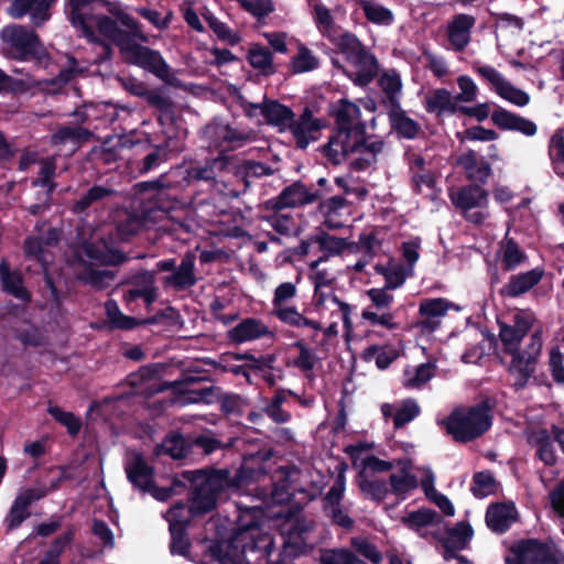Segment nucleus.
<instances>
[{"instance_id":"nucleus-16","label":"nucleus","mask_w":564,"mask_h":564,"mask_svg":"<svg viewBox=\"0 0 564 564\" xmlns=\"http://www.w3.org/2000/svg\"><path fill=\"white\" fill-rule=\"evenodd\" d=\"M325 127V121L315 118L308 109H305L296 120L289 124L295 144L300 149H305L310 143L318 140L321 130Z\"/></svg>"},{"instance_id":"nucleus-14","label":"nucleus","mask_w":564,"mask_h":564,"mask_svg":"<svg viewBox=\"0 0 564 564\" xmlns=\"http://www.w3.org/2000/svg\"><path fill=\"white\" fill-rule=\"evenodd\" d=\"M454 307V303L443 297L423 299L419 305V319L415 323V327L422 334L435 332L447 312Z\"/></svg>"},{"instance_id":"nucleus-50","label":"nucleus","mask_w":564,"mask_h":564,"mask_svg":"<svg viewBox=\"0 0 564 564\" xmlns=\"http://www.w3.org/2000/svg\"><path fill=\"white\" fill-rule=\"evenodd\" d=\"M403 523L415 531H421L427 527L440 523V517L431 509H420L408 513L403 518Z\"/></svg>"},{"instance_id":"nucleus-19","label":"nucleus","mask_w":564,"mask_h":564,"mask_svg":"<svg viewBox=\"0 0 564 564\" xmlns=\"http://www.w3.org/2000/svg\"><path fill=\"white\" fill-rule=\"evenodd\" d=\"M487 193L475 185L460 191V212L473 224H480L487 216Z\"/></svg>"},{"instance_id":"nucleus-63","label":"nucleus","mask_w":564,"mask_h":564,"mask_svg":"<svg viewBox=\"0 0 564 564\" xmlns=\"http://www.w3.org/2000/svg\"><path fill=\"white\" fill-rule=\"evenodd\" d=\"M161 451L174 459L183 458L187 454L186 441L181 435H170L163 441Z\"/></svg>"},{"instance_id":"nucleus-28","label":"nucleus","mask_w":564,"mask_h":564,"mask_svg":"<svg viewBox=\"0 0 564 564\" xmlns=\"http://www.w3.org/2000/svg\"><path fill=\"white\" fill-rule=\"evenodd\" d=\"M491 120L500 129L518 131L527 137H533L538 131L533 121L505 109L494 111Z\"/></svg>"},{"instance_id":"nucleus-22","label":"nucleus","mask_w":564,"mask_h":564,"mask_svg":"<svg viewBox=\"0 0 564 564\" xmlns=\"http://www.w3.org/2000/svg\"><path fill=\"white\" fill-rule=\"evenodd\" d=\"M56 0H13L9 13L14 19H20L29 13L32 22L35 25H41L48 19V8Z\"/></svg>"},{"instance_id":"nucleus-12","label":"nucleus","mask_w":564,"mask_h":564,"mask_svg":"<svg viewBox=\"0 0 564 564\" xmlns=\"http://www.w3.org/2000/svg\"><path fill=\"white\" fill-rule=\"evenodd\" d=\"M478 73L489 83L490 88L501 99L517 107H525L530 102V96L528 93L516 87L494 67L480 66L478 68Z\"/></svg>"},{"instance_id":"nucleus-18","label":"nucleus","mask_w":564,"mask_h":564,"mask_svg":"<svg viewBox=\"0 0 564 564\" xmlns=\"http://www.w3.org/2000/svg\"><path fill=\"white\" fill-rule=\"evenodd\" d=\"M534 319L533 313L519 311L513 316V325H502L500 327L499 335L508 352L514 354L518 351L521 340L531 328Z\"/></svg>"},{"instance_id":"nucleus-48","label":"nucleus","mask_w":564,"mask_h":564,"mask_svg":"<svg viewBox=\"0 0 564 564\" xmlns=\"http://www.w3.org/2000/svg\"><path fill=\"white\" fill-rule=\"evenodd\" d=\"M362 495L373 501L380 502L390 494L389 484L378 477L357 479Z\"/></svg>"},{"instance_id":"nucleus-27","label":"nucleus","mask_w":564,"mask_h":564,"mask_svg":"<svg viewBox=\"0 0 564 564\" xmlns=\"http://www.w3.org/2000/svg\"><path fill=\"white\" fill-rule=\"evenodd\" d=\"M315 200V195L310 193L305 186L295 183L285 188L279 197L268 202V206L273 209L293 208L310 204Z\"/></svg>"},{"instance_id":"nucleus-3","label":"nucleus","mask_w":564,"mask_h":564,"mask_svg":"<svg viewBox=\"0 0 564 564\" xmlns=\"http://www.w3.org/2000/svg\"><path fill=\"white\" fill-rule=\"evenodd\" d=\"M150 101L161 109L159 117L160 124L162 126L163 134L165 135L164 147H159L152 153H149L144 159L143 172H148L163 160H166L169 153H177L184 149V141L187 135L186 129L182 122L174 118L170 104L160 95H152Z\"/></svg>"},{"instance_id":"nucleus-4","label":"nucleus","mask_w":564,"mask_h":564,"mask_svg":"<svg viewBox=\"0 0 564 564\" xmlns=\"http://www.w3.org/2000/svg\"><path fill=\"white\" fill-rule=\"evenodd\" d=\"M278 516L281 517L279 530L283 554L292 557L304 553L312 545L310 533L314 527L313 520L306 519L299 510L283 516L280 511Z\"/></svg>"},{"instance_id":"nucleus-43","label":"nucleus","mask_w":564,"mask_h":564,"mask_svg":"<svg viewBox=\"0 0 564 564\" xmlns=\"http://www.w3.org/2000/svg\"><path fill=\"white\" fill-rule=\"evenodd\" d=\"M294 347L299 350V355L293 359V366L306 378L313 379L314 370L319 365V358L313 349L308 348L302 341H296Z\"/></svg>"},{"instance_id":"nucleus-37","label":"nucleus","mask_w":564,"mask_h":564,"mask_svg":"<svg viewBox=\"0 0 564 564\" xmlns=\"http://www.w3.org/2000/svg\"><path fill=\"white\" fill-rule=\"evenodd\" d=\"M543 271L533 269L525 273L513 275L509 283L503 288L502 293L509 296H518L528 292L531 288L540 282Z\"/></svg>"},{"instance_id":"nucleus-53","label":"nucleus","mask_w":564,"mask_h":564,"mask_svg":"<svg viewBox=\"0 0 564 564\" xmlns=\"http://www.w3.org/2000/svg\"><path fill=\"white\" fill-rule=\"evenodd\" d=\"M73 538V531L68 530L55 539L51 546L45 551L39 564H59V556L70 545Z\"/></svg>"},{"instance_id":"nucleus-34","label":"nucleus","mask_w":564,"mask_h":564,"mask_svg":"<svg viewBox=\"0 0 564 564\" xmlns=\"http://www.w3.org/2000/svg\"><path fill=\"white\" fill-rule=\"evenodd\" d=\"M76 273L79 280L97 289L107 288L115 279L111 271L98 269L93 263H85L82 260L78 261Z\"/></svg>"},{"instance_id":"nucleus-30","label":"nucleus","mask_w":564,"mask_h":564,"mask_svg":"<svg viewBox=\"0 0 564 564\" xmlns=\"http://www.w3.org/2000/svg\"><path fill=\"white\" fill-rule=\"evenodd\" d=\"M421 474V480L420 485L425 494V496L435 503L446 516H454L455 514V507L454 505L448 500L447 497L440 494L435 487V476L434 473L429 467H422L417 469Z\"/></svg>"},{"instance_id":"nucleus-54","label":"nucleus","mask_w":564,"mask_h":564,"mask_svg":"<svg viewBox=\"0 0 564 564\" xmlns=\"http://www.w3.org/2000/svg\"><path fill=\"white\" fill-rule=\"evenodd\" d=\"M204 19L208 23L214 33L224 42L236 45L240 42V36L237 32L232 31L228 25L217 19L212 12L206 11L203 13Z\"/></svg>"},{"instance_id":"nucleus-55","label":"nucleus","mask_w":564,"mask_h":564,"mask_svg":"<svg viewBox=\"0 0 564 564\" xmlns=\"http://www.w3.org/2000/svg\"><path fill=\"white\" fill-rule=\"evenodd\" d=\"M215 134L217 135L218 139L228 142L232 147H240L253 139L251 132L238 130L228 124L216 126Z\"/></svg>"},{"instance_id":"nucleus-45","label":"nucleus","mask_w":564,"mask_h":564,"mask_svg":"<svg viewBox=\"0 0 564 564\" xmlns=\"http://www.w3.org/2000/svg\"><path fill=\"white\" fill-rule=\"evenodd\" d=\"M0 279L4 291L21 300L29 299V293L22 285L21 275L18 272H10L6 260L0 263Z\"/></svg>"},{"instance_id":"nucleus-21","label":"nucleus","mask_w":564,"mask_h":564,"mask_svg":"<svg viewBox=\"0 0 564 564\" xmlns=\"http://www.w3.org/2000/svg\"><path fill=\"white\" fill-rule=\"evenodd\" d=\"M394 468H397V470L389 477L390 492L399 499H404L406 495L419 486V481L416 476L412 474V464L410 460H394Z\"/></svg>"},{"instance_id":"nucleus-11","label":"nucleus","mask_w":564,"mask_h":564,"mask_svg":"<svg viewBox=\"0 0 564 564\" xmlns=\"http://www.w3.org/2000/svg\"><path fill=\"white\" fill-rule=\"evenodd\" d=\"M361 137L345 129L335 128L328 142L323 147L324 155L333 164H340L346 160L351 163L357 155L358 142Z\"/></svg>"},{"instance_id":"nucleus-1","label":"nucleus","mask_w":564,"mask_h":564,"mask_svg":"<svg viewBox=\"0 0 564 564\" xmlns=\"http://www.w3.org/2000/svg\"><path fill=\"white\" fill-rule=\"evenodd\" d=\"M261 473V469L254 470L249 462H245L234 477H231L230 471L227 469L210 473L204 470L184 471L182 474L183 479L193 488L191 507L187 510L182 503L173 506L165 514L169 525L171 527L170 514L173 512L176 518L175 521L180 523L181 529H185L189 520V513L198 516L210 511L214 509L217 498L225 489L231 487L242 488L249 482L259 479Z\"/></svg>"},{"instance_id":"nucleus-44","label":"nucleus","mask_w":564,"mask_h":564,"mask_svg":"<svg viewBox=\"0 0 564 564\" xmlns=\"http://www.w3.org/2000/svg\"><path fill=\"white\" fill-rule=\"evenodd\" d=\"M434 376V365L431 362L409 367L403 372V386L409 389H420Z\"/></svg>"},{"instance_id":"nucleus-6","label":"nucleus","mask_w":564,"mask_h":564,"mask_svg":"<svg viewBox=\"0 0 564 564\" xmlns=\"http://www.w3.org/2000/svg\"><path fill=\"white\" fill-rule=\"evenodd\" d=\"M328 39L348 61L358 67L354 82L359 86L369 84L377 73V61L364 48L359 40L348 32L336 35L335 31Z\"/></svg>"},{"instance_id":"nucleus-13","label":"nucleus","mask_w":564,"mask_h":564,"mask_svg":"<svg viewBox=\"0 0 564 564\" xmlns=\"http://www.w3.org/2000/svg\"><path fill=\"white\" fill-rule=\"evenodd\" d=\"M492 424L489 405L481 402L460 414V442L473 441L486 433Z\"/></svg>"},{"instance_id":"nucleus-60","label":"nucleus","mask_w":564,"mask_h":564,"mask_svg":"<svg viewBox=\"0 0 564 564\" xmlns=\"http://www.w3.org/2000/svg\"><path fill=\"white\" fill-rule=\"evenodd\" d=\"M420 406L413 399H405L398 403V412H395V427H402L413 421L420 414Z\"/></svg>"},{"instance_id":"nucleus-62","label":"nucleus","mask_w":564,"mask_h":564,"mask_svg":"<svg viewBox=\"0 0 564 564\" xmlns=\"http://www.w3.org/2000/svg\"><path fill=\"white\" fill-rule=\"evenodd\" d=\"M105 308H106L107 317L113 327L122 328V329H131L138 324L134 318L122 314L120 312L117 303L113 301H108L106 303Z\"/></svg>"},{"instance_id":"nucleus-39","label":"nucleus","mask_w":564,"mask_h":564,"mask_svg":"<svg viewBox=\"0 0 564 564\" xmlns=\"http://www.w3.org/2000/svg\"><path fill=\"white\" fill-rule=\"evenodd\" d=\"M55 241H57V232L54 229L47 231V237L44 240L42 238L30 237L25 240V253L28 257L37 260L45 269L48 263L46 247Z\"/></svg>"},{"instance_id":"nucleus-38","label":"nucleus","mask_w":564,"mask_h":564,"mask_svg":"<svg viewBox=\"0 0 564 564\" xmlns=\"http://www.w3.org/2000/svg\"><path fill=\"white\" fill-rule=\"evenodd\" d=\"M434 536L437 541V550L445 560H452L458 557V529L453 527L438 528L434 532Z\"/></svg>"},{"instance_id":"nucleus-32","label":"nucleus","mask_w":564,"mask_h":564,"mask_svg":"<svg viewBox=\"0 0 564 564\" xmlns=\"http://www.w3.org/2000/svg\"><path fill=\"white\" fill-rule=\"evenodd\" d=\"M384 143L381 140L359 139L357 155L351 161V166L364 170L377 162L378 155L382 153Z\"/></svg>"},{"instance_id":"nucleus-64","label":"nucleus","mask_w":564,"mask_h":564,"mask_svg":"<svg viewBox=\"0 0 564 564\" xmlns=\"http://www.w3.org/2000/svg\"><path fill=\"white\" fill-rule=\"evenodd\" d=\"M47 411L56 421L67 429L69 434L75 435L79 432L80 421L73 413L66 412L57 405H50Z\"/></svg>"},{"instance_id":"nucleus-41","label":"nucleus","mask_w":564,"mask_h":564,"mask_svg":"<svg viewBox=\"0 0 564 564\" xmlns=\"http://www.w3.org/2000/svg\"><path fill=\"white\" fill-rule=\"evenodd\" d=\"M376 270L384 278L383 289L389 291L401 288L406 278L412 274L411 270L405 269L400 263L389 262L387 265H377Z\"/></svg>"},{"instance_id":"nucleus-20","label":"nucleus","mask_w":564,"mask_h":564,"mask_svg":"<svg viewBox=\"0 0 564 564\" xmlns=\"http://www.w3.org/2000/svg\"><path fill=\"white\" fill-rule=\"evenodd\" d=\"M334 116L336 128L357 133V135H365L366 121L362 120L361 111L356 104L340 99L334 106Z\"/></svg>"},{"instance_id":"nucleus-57","label":"nucleus","mask_w":564,"mask_h":564,"mask_svg":"<svg viewBox=\"0 0 564 564\" xmlns=\"http://www.w3.org/2000/svg\"><path fill=\"white\" fill-rule=\"evenodd\" d=\"M170 519H171L170 532H171V536H172L171 552H172V554H178V555L186 556L189 543L185 535V529H181L180 523H177L175 521L176 518L173 512L170 514Z\"/></svg>"},{"instance_id":"nucleus-59","label":"nucleus","mask_w":564,"mask_h":564,"mask_svg":"<svg viewBox=\"0 0 564 564\" xmlns=\"http://www.w3.org/2000/svg\"><path fill=\"white\" fill-rule=\"evenodd\" d=\"M532 442L538 446V455L546 465L555 463V452L552 442L545 431H539L533 434Z\"/></svg>"},{"instance_id":"nucleus-10","label":"nucleus","mask_w":564,"mask_h":564,"mask_svg":"<svg viewBox=\"0 0 564 564\" xmlns=\"http://www.w3.org/2000/svg\"><path fill=\"white\" fill-rule=\"evenodd\" d=\"M372 445L359 443L346 448V453L352 459V466L358 469L357 479L377 477L378 474L387 473L394 468V462L380 459L371 454H366Z\"/></svg>"},{"instance_id":"nucleus-17","label":"nucleus","mask_w":564,"mask_h":564,"mask_svg":"<svg viewBox=\"0 0 564 564\" xmlns=\"http://www.w3.org/2000/svg\"><path fill=\"white\" fill-rule=\"evenodd\" d=\"M531 351L528 355L519 354L518 351L511 354L513 359L510 365V373L514 377L513 386L517 390L523 389L527 386L529 378L534 372L535 358L542 346L541 339L538 334L532 336Z\"/></svg>"},{"instance_id":"nucleus-5","label":"nucleus","mask_w":564,"mask_h":564,"mask_svg":"<svg viewBox=\"0 0 564 564\" xmlns=\"http://www.w3.org/2000/svg\"><path fill=\"white\" fill-rule=\"evenodd\" d=\"M105 0H66V9L69 14L72 24L82 32V35L93 43H98L101 46L100 59L109 58L111 48L104 39L101 31V20L113 21L105 15H87L85 10L96 2H104Z\"/></svg>"},{"instance_id":"nucleus-51","label":"nucleus","mask_w":564,"mask_h":564,"mask_svg":"<svg viewBox=\"0 0 564 564\" xmlns=\"http://www.w3.org/2000/svg\"><path fill=\"white\" fill-rule=\"evenodd\" d=\"M460 164L464 165L468 178L482 183L490 174V166L484 160H477L475 154L468 153L460 158Z\"/></svg>"},{"instance_id":"nucleus-40","label":"nucleus","mask_w":564,"mask_h":564,"mask_svg":"<svg viewBox=\"0 0 564 564\" xmlns=\"http://www.w3.org/2000/svg\"><path fill=\"white\" fill-rule=\"evenodd\" d=\"M313 21L322 35L330 37L334 30V17L322 0H308Z\"/></svg>"},{"instance_id":"nucleus-49","label":"nucleus","mask_w":564,"mask_h":564,"mask_svg":"<svg viewBox=\"0 0 564 564\" xmlns=\"http://www.w3.org/2000/svg\"><path fill=\"white\" fill-rule=\"evenodd\" d=\"M248 62L253 68L259 69L263 74H272L274 72L271 52L259 44L250 46Z\"/></svg>"},{"instance_id":"nucleus-24","label":"nucleus","mask_w":564,"mask_h":564,"mask_svg":"<svg viewBox=\"0 0 564 564\" xmlns=\"http://www.w3.org/2000/svg\"><path fill=\"white\" fill-rule=\"evenodd\" d=\"M518 519V511L512 502L490 505L486 512V522L490 530L502 533Z\"/></svg>"},{"instance_id":"nucleus-35","label":"nucleus","mask_w":564,"mask_h":564,"mask_svg":"<svg viewBox=\"0 0 564 564\" xmlns=\"http://www.w3.org/2000/svg\"><path fill=\"white\" fill-rule=\"evenodd\" d=\"M362 321L372 327H382L387 330L398 329L400 324L391 308H377L376 305H368L361 312Z\"/></svg>"},{"instance_id":"nucleus-7","label":"nucleus","mask_w":564,"mask_h":564,"mask_svg":"<svg viewBox=\"0 0 564 564\" xmlns=\"http://www.w3.org/2000/svg\"><path fill=\"white\" fill-rule=\"evenodd\" d=\"M505 561L506 564H564V555L552 542L529 540L513 544Z\"/></svg>"},{"instance_id":"nucleus-58","label":"nucleus","mask_w":564,"mask_h":564,"mask_svg":"<svg viewBox=\"0 0 564 564\" xmlns=\"http://www.w3.org/2000/svg\"><path fill=\"white\" fill-rule=\"evenodd\" d=\"M323 261V259H319L317 261H313L310 267L312 269L311 279L314 284V294L319 293H328L332 292L330 290H326L334 281L335 275L332 272H328L327 270H321L318 269L319 263Z\"/></svg>"},{"instance_id":"nucleus-2","label":"nucleus","mask_w":564,"mask_h":564,"mask_svg":"<svg viewBox=\"0 0 564 564\" xmlns=\"http://www.w3.org/2000/svg\"><path fill=\"white\" fill-rule=\"evenodd\" d=\"M109 11L116 17L117 21L127 29L122 31L117 26L116 21L101 20V31L104 39L110 46L113 43L120 47V51L129 63L141 66L158 77L164 78L169 73V66L162 56L148 47L135 44L131 37H142L138 23L129 14L111 4Z\"/></svg>"},{"instance_id":"nucleus-29","label":"nucleus","mask_w":564,"mask_h":564,"mask_svg":"<svg viewBox=\"0 0 564 564\" xmlns=\"http://www.w3.org/2000/svg\"><path fill=\"white\" fill-rule=\"evenodd\" d=\"M126 473L134 487L142 491L152 489L153 469L140 455L131 456L126 465Z\"/></svg>"},{"instance_id":"nucleus-47","label":"nucleus","mask_w":564,"mask_h":564,"mask_svg":"<svg viewBox=\"0 0 564 564\" xmlns=\"http://www.w3.org/2000/svg\"><path fill=\"white\" fill-rule=\"evenodd\" d=\"M498 259L507 270H512L525 260V254L512 239H506L500 243Z\"/></svg>"},{"instance_id":"nucleus-56","label":"nucleus","mask_w":564,"mask_h":564,"mask_svg":"<svg viewBox=\"0 0 564 564\" xmlns=\"http://www.w3.org/2000/svg\"><path fill=\"white\" fill-rule=\"evenodd\" d=\"M359 560L347 549H326L321 552L319 564H359Z\"/></svg>"},{"instance_id":"nucleus-52","label":"nucleus","mask_w":564,"mask_h":564,"mask_svg":"<svg viewBox=\"0 0 564 564\" xmlns=\"http://www.w3.org/2000/svg\"><path fill=\"white\" fill-rule=\"evenodd\" d=\"M319 65L317 56L306 46L300 45L297 53L291 62V69L295 74L312 72Z\"/></svg>"},{"instance_id":"nucleus-8","label":"nucleus","mask_w":564,"mask_h":564,"mask_svg":"<svg viewBox=\"0 0 564 564\" xmlns=\"http://www.w3.org/2000/svg\"><path fill=\"white\" fill-rule=\"evenodd\" d=\"M1 37L14 58L28 59L30 57L41 58L42 56L43 50L36 34L25 26H6L1 32Z\"/></svg>"},{"instance_id":"nucleus-25","label":"nucleus","mask_w":564,"mask_h":564,"mask_svg":"<svg viewBox=\"0 0 564 564\" xmlns=\"http://www.w3.org/2000/svg\"><path fill=\"white\" fill-rule=\"evenodd\" d=\"M270 334L268 326L257 318H246L230 328L228 339L234 344H243L256 340Z\"/></svg>"},{"instance_id":"nucleus-23","label":"nucleus","mask_w":564,"mask_h":564,"mask_svg":"<svg viewBox=\"0 0 564 564\" xmlns=\"http://www.w3.org/2000/svg\"><path fill=\"white\" fill-rule=\"evenodd\" d=\"M273 313L282 323L302 329L312 339L322 329L319 321L304 316L295 306H281L274 308Z\"/></svg>"},{"instance_id":"nucleus-61","label":"nucleus","mask_w":564,"mask_h":564,"mask_svg":"<svg viewBox=\"0 0 564 564\" xmlns=\"http://www.w3.org/2000/svg\"><path fill=\"white\" fill-rule=\"evenodd\" d=\"M391 124L395 129V131L406 138V139H413L417 133V124L404 113L394 111L390 116Z\"/></svg>"},{"instance_id":"nucleus-26","label":"nucleus","mask_w":564,"mask_h":564,"mask_svg":"<svg viewBox=\"0 0 564 564\" xmlns=\"http://www.w3.org/2000/svg\"><path fill=\"white\" fill-rule=\"evenodd\" d=\"M44 496L45 491L41 488L20 491L9 513V527L11 529L19 527L29 517V507Z\"/></svg>"},{"instance_id":"nucleus-33","label":"nucleus","mask_w":564,"mask_h":564,"mask_svg":"<svg viewBox=\"0 0 564 564\" xmlns=\"http://www.w3.org/2000/svg\"><path fill=\"white\" fill-rule=\"evenodd\" d=\"M194 267V257L192 254H186L176 270L164 279V284L177 290H183L194 285L196 282Z\"/></svg>"},{"instance_id":"nucleus-31","label":"nucleus","mask_w":564,"mask_h":564,"mask_svg":"<svg viewBox=\"0 0 564 564\" xmlns=\"http://www.w3.org/2000/svg\"><path fill=\"white\" fill-rule=\"evenodd\" d=\"M458 97L451 91L440 88L425 96V108L429 112L438 116L453 115L456 111Z\"/></svg>"},{"instance_id":"nucleus-9","label":"nucleus","mask_w":564,"mask_h":564,"mask_svg":"<svg viewBox=\"0 0 564 564\" xmlns=\"http://www.w3.org/2000/svg\"><path fill=\"white\" fill-rule=\"evenodd\" d=\"M312 306L321 318H340L344 324L345 335L348 337L352 334V308L348 303L338 299V296L334 292H318L317 294H314L312 300Z\"/></svg>"},{"instance_id":"nucleus-15","label":"nucleus","mask_w":564,"mask_h":564,"mask_svg":"<svg viewBox=\"0 0 564 564\" xmlns=\"http://www.w3.org/2000/svg\"><path fill=\"white\" fill-rule=\"evenodd\" d=\"M241 106L248 117L263 118L268 123L280 128L290 124L293 119V111L274 100H265L263 102L241 100Z\"/></svg>"},{"instance_id":"nucleus-46","label":"nucleus","mask_w":564,"mask_h":564,"mask_svg":"<svg viewBox=\"0 0 564 564\" xmlns=\"http://www.w3.org/2000/svg\"><path fill=\"white\" fill-rule=\"evenodd\" d=\"M398 351L391 346H370L362 352L366 361H373L376 366L383 370L387 369L397 358Z\"/></svg>"},{"instance_id":"nucleus-36","label":"nucleus","mask_w":564,"mask_h":564,"mask_svg":"<svg viewBox=\"0 0 564 564\" xmlns=\"http://www.w3.org/2000/svg\"><path fill=\"white\" fill-rule=\"evenodd\" d=\"M241 538L251 540L250 543L243 544V552L260 551L263 555L269 556L274 549V539L269 533H262L258 525L248 527L241 533Z\"/></svg>"},{"instance_id":"nucleus-42","label":"nucleus","mask_w":564,"mask_h":564,"mask_svg":"<svg viewBox=\"0 0 564 564\" xmlns=\"http://www.w3.org/2000/svg\"><path fill=\"white\" fill-rule=\"evenodd\" d=\"M359 7L367 20L378 25H391L394 17L390 9L375 0H360Z\"/></svg>"}]
</instances>
